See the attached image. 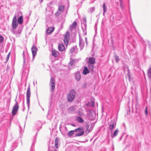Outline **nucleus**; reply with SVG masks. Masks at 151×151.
<instances>
[{
    "label": "nucleus",
    "mask_w": 151,
    "mask_h": 151,
    "mask_svg": "<svg viewBox=\"0 0 151 151\" xmlns=\"http://www.w3.org/2000/svg\"><path fill=\"white\" fill-rule=\"evenodd\" d=\"M119 132V130L118 129H116L114 131V132L113 133V131H112V133H111V137L113 138L115 137L118 134Z\"/></svg>",
    "instance_id": "14"
},
{
    "label": "nucleus",
    "mask_w": 151,
    "mask_h": 151,
    "mask_svg": "<svg viewBox=\"0 0 151 151\" xmlns=\"http://www.w3.org/2000/svg\"><path fill=\"white\" fill-rule=\"evenodd\" d=\"M34 147V146L33 145V144H32V146H31V148L30 151H34V149H33Z\"/></svg>",
    "instance_id": "38"
},
{
    "label": "nucleus",
    "mask_w": 151,
    "mask_h": 151,
    "mask_svg": "<svg viewBox=\"0 0 151 151\" xmlns=\"http://www.w3.org/2000/svg\"><path fill=\"white\" fill-rule=\"evenodd\" d=\"M33 57V60L35 58V56L36 54V52L37 51V48L35 46L33 45L31 48Z\"/></svg>",
    "instance_id": "9"
},
{
    "label": "nucleus",
    "mask_w": 151,
    "mask_h": 151,
    "mask_svg": "<svg viewBox=\"0 0 151 151\" xmlns=\"http://www.w3.org/2000/svg\"><path fill=\"white\" fill-rule=\"evenodd\" d=\"M86 17H84L82 19L81 22V27L83 32H85V35L86 34Z\"/></svg>",
    "instance_id": "4"
},
{
    "label": "nucleus",
    "mask_w": 151,
    "mask_h": 151,
    "mask_svg": "<svg viewBox=\"0 0 151 151\" xmlns=\"http://www.w3.org/2000/svg\"><path fill=\"white\" fill-rule=\"evenodd\" d=\"M75 76L76 79L78 81H79L81 78V76L80 73L79 72H77L75 73Z\"/></svg>",
    "instance_id": "15"
},
{
    "label": "nucleus",
    "mask_w": 151,
    "mask_h": 151,
    "mask_svg": "<svg viewBox=\"0 0 151 151\" xmlns=\"http://www.w3.org/2000/svg\"><path fill=\"white\" fill-rule=\"evenodd\" d=\"M75 62L73 60H70V62L69 63L68 65L69 66H71Z\"/></svg>",
    "instance_id": "35"
},
{
    "label": "nucleus",
    "mask_w": 151,
    "mask_h": 151,
    "mask_svg": "<svg viewBox=\"0 0 151 151\" xmlns=\"http://www.w3.org/2000/svg\"><path fill=\"white\" fill-rule=\"evenodd\" d=\"M85 41H86V43L87 44L88 42H87V38L86 37L85 38Z\"/></svg>",
    "instance_id": "45"
},
{
    "label": "nucleus",
    "mask_w": 151,
    "mask_h": 151,
    "mask_svg": "<svg viewBox=\"0 0 151 151\" xmlns=\"http://www.w3.org/2000/svg\"><path fill=\"white\" fill-rule=\"evenodd\" d=\"M95 8V7H93L90 8L88 11V12L92 13L94 11Z\"/></svg>",
    "instance_id": "31"
},
{
    "label": "nucleus",
    "mask_w": 151,
    "mask_h": 151,
    "mask_svg": "<svg viewBox=\"0 0 151 151\" xmlns=\"http://www.w3.org/2000/svg\"><path fill=\"white\" fill-rule=\"evenodd\" d=\"M60 130L62 134H63V133H65L67 131V127L65 126H63L62 127H61L60 126Z\"/></svg>",
    "instance_id": "12"
},
{
    "label": "nucleus",
    "mask_w": 151,
    "mask_h": 151,
    "mask_svg": "<svg viewBox=\"0 0 151 151\" xmlns=\"http://www.w3.org/2000/svg\"><path fill=\"white\" fill-rule=\"evenodd\" d=\"M116 121L115 119H112L108 123V129L112 133V131L116 128Z\"/></svg>",
    "instance_id": "1"
},
{
    "label": "nucleus",
    "mask_w": 151,
    "mask_h": 151,
    "mask_svg": "<svg viewBox=\"0 0 151 151\" xmlns=\"http://www.w3.org/2000/svg\"><path fill=\"white\" fill-rule=\"evenodd\" d=\"M18 22L19 24H22L23 22V16H21L18 18Z\"/></svg>",
    "instance_id": "21"
},
{
    "label": "nucleus",
    "mask_w": 151,
    "mask_h": 151,
    "mask_svg": "<svg viewBox=\"0 0 151 151\" xmlns=\"http://www.w3.org/2000/svg\"><path fill=\"white\" fill-rule=\"evenodd\" d=\"M21 16H22V14L21 12L19 11L15 14L13 19H14L15 18L16 20H17V17L18 18Z\"/></svg>",
    "instance_id": "16"
},
{
    "label": "nucleus",
    "mask_w": 151,
    "mask_h": 151,
    "mask_svg": "<svg viewBox=\"0 0 151 151\" xmlns=\"http://www.w3.org/2000/svg\"><path fill=\"white\" fill-rule=\"evenodd\" d=\"M35 83H37V81H36Z\"/></svg>",
    "instance_id": "52"
},
{
    "label": "nucleus",
    "mask_w": 151,
    "mask_h": 151,
    "mask_svg": "<svg viewBox=\"0 0 151 151\" xmlns=\"http://www.w3.org/2000/svg\"><path fill=\"white\" fill-rule=\"evenodd\" d=\"M58 49L60 51H63L65 49V47L63 44H60L58 46Z\"/></svg>",
    "instance_id": "20"
},
{
    "label": "nucleus",
    "mask_w": 151,
    "mask_h": 151,
    "mask_svg": "<svg viewBox=\"0 0 151 151\" xmlns=\"http://www.w3.org/2000/svg\"><path fill=\"white\" fill-rule=\"evenodd\" d=\"M31 95V92L30 91V87L29 86L26 92V99L27 106L29 110L30 106V98Z\"/></svg>",
    "instance_id": "3"
},
{
    "label": "nucleus",
    "mask_w": 151,
    "mask_h": 151,
    "mask_svg": "<svg viewBox=\"0 0 151 151\" xmlns=\"http://www.w3.org/2000/svg\"><path fill=\"white\" fill-rule=\"evenodd\" d=\"M76 93L74 90L72 89L70 91L68 96V100L69 102H71L74 99Z\"/></svg>",
    "instance_id": "2"
},
{
    "label": "nucleus",
    "mask_w": 151,
    "mask_h": 151,
    "mask_svg": "<svg viewBox=\"0 0 151 151\" xmlns=\"http://www.w3.org/2000/svg\"><path fill=\"white\" fill-rule=\"evenodd\" d=\"M150 86H151V87H150V91H151V81H150Z\"/></svg>",
    "instance_id": "48"
},
{
    "label": "nucleus",
    "mask_w": 151,
    "mask_h": 151,
    "mask_svg": "<svg viewBox=\"0 0 151 151\" xmlns=\"http://www.w3.org/2000/svg\"><path fill=\"white\" fill-rule=\"evenodd\" d=\"M91 106H92V107L94 106V105H95V103H94V102L93 101H92L91 102Z\"/></svg>",
    "instance_id": "42"
},
{
    "label": "nucleus",
    "mask_w": 151,
    "mask_h": 151,
    "mask_svg": "<svg viewBox=\"0 0 151 151\" xmlns=\"http://www.w3.org/2000/svg\"><path fill=\"white\" fill-rule=\"evenodd\" d=\"M58 139L57 138H56L55 141V146L56 148H58Z\"/></svg>",
    "instance_id": "29"
},
{
    "label": "nucleus",
    "mask_w": 151,
    "mask_h": 151,
    "mask_svg": "<svg viewBox=\"0 0 151 151\" xmlns=\"http://www.w3.org/2000/svg\"><path fill=\"white\" fill-rule=\"evenodd\" d=\"M78 49L76 46H75L70 48V52L73 53H78Z\"/></svg>",
    "instance_id": "13"
},
{
    "label": "nucleus",
    "mask_w": 151,
    "mask_h": 151,
    "mask_svg": "<svg viewBox=\"0 0 151 151\" xmlns=\"http://www.w3.org/2000/svg\"><path fill=\"white\" fill-rule=\"evenodd\" d=\"M70 33L67 32L65 34L64 36L63 41L65 45H67L69 42L70 40Z\"/></svg>",
    "instance_id": "5"
},
{
    "label": "nucleus",
    "mask_w": 151,
    "mask_h": 151,
    "mask_svg": "<svg viewBox=\"0 0 151 151\" xmlns=\"http://www.w3.org/2000/svg\"><path fill=\"white\" fill-rule=\"evenodd\" d=\"M33 84H34V85L35 86V83H34V82L33 83Z\"/></svg>",
    "instance_id": "50"
},
{
    "label": "nucleus",
    "mask_w": 151,
    "mask_h": 151,
    "mask_svg": "<svg viewBox=\"0 0 151 151\" xmlns=\"http://www.w3.org/2000/svg\"><path fill=\"white\" fill-rule=\"evenodd\" d=\"M42 0H41V2H42Z\"/></svg>",
    "instance_id": "51"
},
{
    "label": "nucleus",
    "mask_w": 151,
    "mask_h": 151,
    "mask_svg": "<svg viewBox=\"0 0 151 151\" xmlns=\"http://www.w3.org/2000/svg\"><path fill=\"white\" fill-rule=\"evenodd\" d=\"M103 14L104 16L105 13L106 12L107 10V6L105 3H103Z\"/></svg>",
    "instance_id": "24"
},
{
    "label": "nucleus",
    "mask_w": 151,
    "mask_h": 151,
    "mask_svg": "<svg viewBox=\"0 0 151 151\" xmlns=\"http://www.w3.org/2000/svg\"><path fill=\"white\" fill-rule=\"evenodd\" d=\"M10 56V52H9L8 54L7 55L6 58V61H8V60L9 59Z\"/></svg>",
    "instance_id": "37"
},
{
    "label": "nucleus",
    "mask_w": 151,
    "mask_h": 151,
    "mask_svg": "<svg viewBox=\"0 0 151 151\" xmlns=\"http://www.w3.org/2000/svg\"><path fill=\"white\" fill-rule=\"evenodd\" d=\"M77 25V22H74L72 24L70 25L69 29L70 30H72L76 28Z\"/></svg>",
    "instance_id": "17"
},
{
    "label": "nucleus",
    "mask_w": 151,
    "mask_h": 151,
    "mask_svg": "<svg viewBox=\"0 0 151 151\" xmlns=\"http://www.w3.org/2000/svg\"><path fill=\"white\" fill-rule=\"evenodd\" d=\"M16 103L14 106L12 110V114L13 115H15L18 110L19 106L18 104L17 101H16V99L15 100Z\"/></svg>",
    "instance_id": "6"
},
{
    "label": "nucleus",
    "mask_w": 151,
    "mask_h": 151,
    "mask_svg": "<svg viewBox=\"0 0 151 151\" xmlns=\"http://www.w3.org/2000/svg\"><path fill=\"white\" fill-rule=\"evenodd\" d=\"M35 83H37V81H36Z\"/></svg>",
    "instance_id": "53"
},
{
    "label": "nucleus",
    "mask_w": 151,
    "mask_h": 151,
    "mask_svg": "<svg viewBox=\"0 0 151 151\" xmlns=\"http://www.w3.org/2000/svg\"><path fill=\"white\" fill-rule=\"evenodd\" d=\"M25 109V108L24 106V108H23V110H22L23 111H24Z\"/></svg>",
    "instance_id": "47"
},
{
    "label": "nucleus",
    "mask_w": 151,
    "mask_h": 151,
    "mask_svg": "<svg viewBox=\"0 0 151 151\" xmlns=\"http://www.w3.org/2000/svg\"><path fill=\"white\" fill-rule=\"evenodd\" d=\"M60 13H59V12H57L55 14V15L56 16H59L60 15Z\"/></svg>",
    "instance_id": "39"
},
{
    "label": "nucleus",
    "mask_w": 151,
    "mask_h": 151,
    "mask_svg": "<svg viewBox=\"0 0 151 151\" xmlns=\"http://www.w3.org/2000/svg\"><path fill=\"white\" fill-rule=\"evenodd\" d=\"M76 120L80 123H83V120L80 117H77L76 118Z\"/></svg>",
    "instance_id": "26"
},
{
    "label": "nucleus",
    "mask_w": 151,
    "mask_h": 151,
    "mask_svg": "<svg viewBox=\"0 0 151 151\" xmlns=\"http://www.w3.org/2000/svg\"><path fill=\"white\" fill-rule=\"evenodd\" d=\"M65 9V7L64 5H60L58 6V10L59 11L61 12L63 11Z\"/></svg>",
    "instance_id": "25"
},
{
    "label": "nucleus",
    "mask_w": 151,
    "mask_h": 151,
    "mask_svg": "<svg viewBox=\"0 0 151 151\" xmlns=\"http://www.w3.org/2000/svg\"><path fill=\"white\" fill-rule=\"evenodd\" d=\"M147 75L149 77L151 78V67L148 70Z\"/></svg>",
    "instance_id": "34"
},
{
    "label": "nucleus",
    "mask_w": 151,
    "mask_h": 151,
    "mask_svg": "<svg viewBox=\"0 0 151 151\" xmlns=\"http://www.w3.org/2000/svg\"><path fill=\"white\" fill-rule=\"evenodd\" d=\"M71 125L73 126H75V125L73 124H72Z\"/></svg>",
    "instance_id": "49"
},
{
    "label": "nucleus",
    "mask_w": 151,
    "mask_h": 151,
    "mask_svg": "<svg viewBox=\"0 0 151 151\" xmlns=\"http://www.w3.org/2000/svg\"><path fill=\"white\" fill-rule=\"evenodd\" d=\"M123 3H120V6L122 8V9L123 8Z\"/></svg>",
    "instance_id": "41"
},
{
    "label": "nucleus",
    "mask_w": 151,
    "mask_h": 151,
    "mask_svg": "<svg viewBox=\"0 0 151 151\" xmlns=\"http://www.w3.org/2000/svg\"><path fill=\"white\" fill-rule=\"evenodd\" d=\"M52 55L55 57H57L58 56V52L55 50L52 51Z\"/></svg>",
    "instance_id": "27"
},
{
    "label": "nucleus",
    "mask_w": 151,
    "mask_h": 151,
    "mask_svg": "<svg viewBox=\"0 0 151 151\" xmlns=\"http://www.w3.org/2000/svg\"><path fill=\"white\" fill-rule=\"evenodd\" d=\"M89 72V71L86 67H85L83 71V73L84 75H86Z\"/></svg>",
    "instance_id": "23"
},
{
    "label": "nucleus",
    "mask_w": 151,
    "mask_h": 151,
    "mask_svg": "<svg viewBox=\"0 0 151 151\" xmlns=\"http://www.w3.org/2000/svg\"><path fill=\"white\" fill-rule=\"evenodd\" d=\"M18 23L17 20H16L15 19H13L12 21V28L13 29H15L18 26Z\"/></svg>",
    "instance_id": "10"
},
{
    "label": "nucleus",
    "mask_w": 151,
    "mask_h": 151,
    "mask_svg": "<svg viewBox=\"0 0 151 151\" xmlns=\"http://www.w3.org/2000/svg\"><path fill=\"white\" fill-rule=\"evenodd\" d=\"M93 64L88 63V67L89 69L92 71H93Z\"/></svg>",
    "instance_id": "28"
},
{
    "label": "nucleus",
    "mask_w": 151,
    "mask_h": 151,
    "mask_svg": "<svg viewBox=\"0 0 151 151\" xmlns=\"http://www.w3.org/2000/svg\"><path fill=\"white\" fill-rule=\"evenodd\" d=\"M50 85L51 90L53 91L55 88V78L53 77H52L51 78Z\"/></svg>",
    "instance_id": "7"
},
{
    "label": "nucleus",
    "mask_w": 151,
    "mask_h": 151,
    "mask_svg": "<svg viewBox=\"0 0 151 151\" xmlns=\"http://www.w3.org/2000/svg\"><path fill=\"white\" fill-rule=\"evenodd\" d=\"M147 107H146L145 108V113L146 115H147Z\"/></svg>",
    "instance_id": "43"
},
{
    "label": "nucleus",
    "mask_w": 151,
    "mask_h": 151,
    "mask_svg": "<svg viewBox=\"0 0 151 151\" xmlns=\"http://www.w3.org/2000/svg\"><path fill=\"white\" fill-rule=\"evenodd\" d=\"M119 1L120 2V3H123V0H119Z\"/></svg>",
    "instance_id": "46"
},
{
    "label": "nucleus",
    "mask_w": 151,
    "mask_h": 151,
    "mask_svg": "<svg viewBox=\"0 0 151 151\" xmlns=\"http://www.w3.org/2000/svg\"><path fill=\"white\" fill-rule=\"evenodd\" d=\"M54 29L52 27H49L46 30V32L47 34H50L52 33L54 31Z\"/></svg>",
    "instance_id": "22"
},
{
    "label": "nucleus",
    "mask_w": 151,
    "mask_h": 151,
    "mask_svg": "<svg viewBox=\"0 0 151 151\" xmlns=\"http://www.w3.org/2000/svg\"><path fill=\"white\" fill-rule=\"evenodd\" d=\"M22 55L23 57V59L25 58V54H24V51H23V53H22Z\"/></svg>",
    "instance_id": "44"
},
{
    "label": "nucleus",
    "mask_w": 151,
    "mask_h": 151,
    "mask_svg": "<svg viewBox=\"0 0 151 151\" xmlns=\"http://www.w3.org/2000/svg\"><path fill=\"white\" fill-rule=\"evenodd\" d=\"M114 58L116 63H118L120 59L118 55H115Z\"/></svg>",
    "instance_id": "33"
},
{
    "label": "nucleus",
    "mask_w": 151,
    "mask_h": 151,
    "mask_svg": "<svg viewBox=\"0 0 151 151\" xmlns=\"http://www.w3.org/2000/svg\"><path fill=\"white\" fill-rule=\"evenodd\" d=\"M23 60H24V61H23L24 65H25L26 64V59L25 58L23 59Z\"/></svg>",
    "instance_id": "40"
},
{
    "label": "nucleus",
    "mask_w": 151,
    "mask_h": 151,
    "mask_svg": "<svg viewBox=\"0 0 151 151\" xmlns=\"http://www.w3.org/2000/svg\"><path fill=\"white\" fill-rule=\"evenodd\" d=\"M4 37L0 35V44L2 43L4 41Z\"/></svg>",
    "instance_id": "36"
},
{
    "label": "nucleus",
    "mask_w": 151,
    "mask_h": 151,
    "mask_svg": "<svg viewBox=\"0 0 151 151\" xmlns=\"http://www.w3.org/2000/svg\"><path fill=\"white\" fill-rule=\"evenodd\" d=\"M48 151H57L55 148L53 147L49 146Z\"/></svg>",
    "instance_id": "30"
},
{
    "label": "nucleus",
    "mask_w": 151,
    "mask_h": 151,
    "mask_svg": "<svg viewBox=\"0 0 151 151\" xmlns=\"http://www.w3.org/2000/svg\"><path fill=\"white\" fill-rule=\"evenodd\" d=\"M79 44L80 50H82L84 46V44L82 39L80 37V36L79 37Z\"/></svg>",
    "instance_id": "11"
},
{
    "label": "nucleus",
    "mask_w": 151,
    "mask_h": 151,
    "mask_svg": "<svg viewBox=\"0 0 151 151\" xmlns=\"http://www.w3.org/2000/svg\"><path fill=\"white\" fill-rule=\"evenodd\" d=\"M95 63V59L93 57H90L89 58L88 63L90 64H94Z\"/></svg>",
    "instance_id": "19"
},
{
    "label": "nucleus",
    "mask_w": 151,
    "mask_h": 151,
    "mask_svg": "<svg viewBox=\"0 0 151 151\" xmlns=\"http://www.w3.org/2000/svg\"><path fill=\"white\" fill-rule=\"evenodd\" d=\"M82 130H81L79 132H76V133H75L74 134L75 136L79 137L82 135L84 133V131Z\"/></svg>",
    "instance_id": "18"
},
{
    "label": "nucleus",
    "mask_w": 151,
    "mask_h": 151,
    "mask_svg": "<svg viewBox=\"0 0 151 151\" xmlns=\"http://www.w3.org/2000/svg\"><path fill=\"white\" fill-rule=\"evenodd\" d=\"M83 130V128L81 127L78 128L77 129H76L74 130H71V131H70L68 133V136H71L73 134L74 132H79L81 130Z\"/></svg>",
    "instance_id": "8"
},
{
    "label": "nucleus",
    "mask_w": 151,
    "mask_h": 151,
    "mask_svg": "<svg viewBox=\"0 0 151 151\" xmlns=\"http://www.w3.org/2000/svg\"><path fill=\"white\" fill-rule=\"evenodd\" d=\"M75 111V108L73 106L70 107L68 109V111L70 112H72Z\"/></svg>",
    "instance_id": "32"
}]
</instances>
